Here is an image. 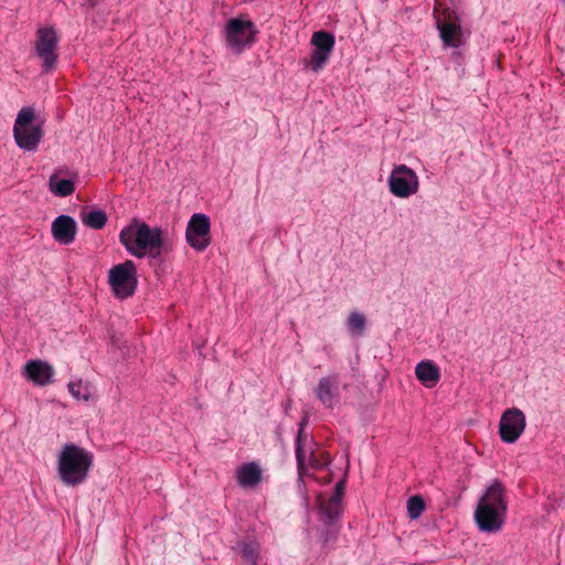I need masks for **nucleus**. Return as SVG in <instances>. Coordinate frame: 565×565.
<instances>
[{
	"label": "nucleus",
	"instance_id": "obj_16",
	"mask_svg": "<svg viewBox=\"0 0 565 565\" xmlns=\"http://www.w3.org/2000/svg\"><path fill=\"white\" fill-rule=\"evenodd\" d=\"M338 393L339 381L337 376H326L320 379L316 388V395L321 403L328 407H333L338 401Z\"/></svg>",
	"mask_w": 565,
	"mask_h": 565
},
{
	"label": "nucleus",
	"instance_id": "obj_18",
	"mask_svg": "<svg viewBox=\"0 0 565 565\" xmlns=\"http://www.w3.org/2000/svg\"><path fill=\"white\" fill-rule=\"evenodd\" d=\"M269 476L256 461L249 462V492L262 489L268 482Z\"/></svg>",
	"mask_w": 565,
	"mask_h": 565
},
{
	"label": "nucleus",
	"instance_id": "obj_14",
	"mask_svg": "<svg viewBox=\"0 0 565 565\" xmlns=\"http://www.w3.org/2000/svg\"><path fill=\"white\" fill-rule=\"evenodd\" d=\"M24 375L28 380L34 382L35 384L44 386L51 383V380L54 375V370L49 363L34 360L25 364Z\"/></svg>",
	"mask_w": 565,
	"mask_h": 565
},
{
	"label": "nucleus",
	"instance_id": "obj_11",
	"mask_svg": "<svg viewBox=\"0 0 565 565\" xmlns=\"http://www.w3.org/2000/svg\"><path fill=\"white\" fill-rule=\"evenodd\" d=\"M436 26L444 46L459 47L462 44V29L459 18L455 12L444 10L436 18Z\"/></svg>",
	"mask_w": 565,
	"mask_h": 565
},
{
	"label": "nucleus",
	"instance_id": "obj_6",
	"mask_svg": "<svg viewBox=\"0 0 565 565\" xmlns=\"http://www.w3.org/2000/svg\"><path fill=\"white\" fill-rule=\"evenodd\" d=\"M60 38L53 26H41L36 30L34 40L35 56L41 60L42 71L51 73L58 60Z\"/></svg>",
	"mask_w": 565,
	"mask_h": 565
},
{
	"label": "nucleus",
	"instance_id": "obj_15",
	"mask_svg": "<svg viewBox=\"0 0 565 565\" xmlns=\"http://www.w3.org/2000/svg\"><path fill=\"white\" fill-rule=\"evenodd\" d=\"M344 491V481L335 484L333 494L326 500L321 494L318 497L319 509L322 514L332 520L341 513V500Z\"/></svg>",
	"mask_w": 565,
	"mask_h": 565
},
{
	"label": "nucleus",
	"instance_id": "obj_10",
	"mask_svg": "<svg viewBox=\"0 0 565 565\" xmlns=\"http://www.w3.org/2000/svg\"><path fill=\"white\" fill-rule=\"evenodd\" d=\"M211 221L203 213H195L188 222L185 238L188 244L198 252H203L211 243Z\"/></svg>",
	"mask_w": 565,
	"mask_h": 565
},
{
	"label": "nucleus",
	"instance_id": "obj_20",
	"mask_svg": "<svg viewBox=\"0 0 565 565\" xmlns=\"http://www.w3.org/2000/svg\"><path fill=\"white\" fill-rule=\"evenodd\" d=\"M81 218L86 226L94 230H100L107 223V215L102 210H93L88 212L83 211L81 213Z\"/></svg>",
	"mask_w": 565,
	"mask_h": 565
},
{
	"label": "nucleus",
	"instance_id": "obj_17",
	"mask_svg": "<svg viewBox=\"0 0 565 565\" xmlns=\"http://www.w3.org/2000/svg\"><path fill=\"white\" fill-rule=\"evenodd\" d=\"M417 380L427 388H433L440 380L439 367L430 360H424L415 366Z\"/></svg>",
	"mask_w": 565,
	"mask_h": 565
},
{
	"label": "nucleus",
	"instance_id": "obj_5",
	"mask_svg": "<svg viewBox=\"0 0 565 565\" xmlns=\"http://www.w3.org/2000/svg\"><path fill=\"white\" fill-rule=\"evenodd\" d=\"M419 188V177L414 169L404 163L393 166L387 177V189L394 198L408 199L416 195Z\"/></svg>",
	"mask_w": 565,
	"mask_h": 565
},
{
	"label": "nucleus",
	"instance_id": "obj_26",
	"mask_svg": "<svg viewBox=\"0 0 565 565\" xmlns=\"http://www.w3.org/2000/svg\"><path fill=\"white\" fill-rule=\"evenodd\" d=\"M241 554H242L243 558H247V544L246 543L241 544Z\"/></svg>",
	"mask_w": 565,
	"mask_h": 565
},
{
	"label": "nucleus",
	"instance_id": "obj_22",
	"mask_svg": "<svg viewBox=\"0 0 565 565\" xmlns=\"http://www.w3.org/2000/svg\"><path fill=\"white\" fill-rule=\"evenodd\" d=\"M425 510V502L419 495H413L407 501V514L415 520L420 516Z\"/></svg>",
	"mask_w": 565,
	"mask_h": 565
},
{
	"label": "nucleus",
	"instance_id": "obj_12",
	"mask_svg": "<svg viewBox=\"0 0 565 565\" xmlns=\"http://www.w3.org/2000/svg\"><path fill=\"white\" fill-rule=\"evenodd\" d=\"M223 33L231 52L241 54L247 44V20L242 17L228 20Z\"/></svg>",
	"mask_w": 565,
	"mask_h": 565
},
{
	"label": "nucleus",
	"instance_id": "obj_7",
	"mask_svg": "<svg viewBox=\"0 0 565 565\" xmlns=\"http://www.w3.org/2000/svg\"><path fill=\"white\" fill-rule=\"evenodd\" d=\"M311 53L306 67L313 73H319L328 64L335 45L333 34L327 31L313 32L310 39Z\"/></svg>",
	"mask_w": 565,
	"mask_h": 565
},
{
	"label": "nucleus",
	"instance_id": "obj_28",
	"mask_svg": "<svg viewBox=\"0 0 565 565\" xmlns=\"http://www.w3.org/2000/svg\"><path fill=\"white\" fill-rule=\"evenodd\" d=\"M248 28H249V30L252 29V23H250V22H249V24H248Z\"/></svg>",
	"mask_w": 565,
	"mask_h": 565
},
{
	"label": "nucleus",
	"instance_id": "obj_25",
	"mask_svg": "<svg viewBox=\"0 0 565 565\" xmlns=\"http://www.w3.org/2000/svg\"><path fill=\"white\" fill-rule=\"evenodd\" d=\"M237 481L243 488H247V463H243L237 470Z\"/></svg>",
	"mask_w": 565,
	"mask_h": 565
},
{
	"label": "nucleus",
	"instance_id": "obj_19",
	"mask_svg": "<svg viewBox=\"0 0 565 565\" xmlns=\"http://www.w3.org/2000/svg\"><path fill=\"white\" fill-rule=\"evenodd\" d=\"M49 186L52 193L65 198L74 193L75 185L72 180L58 179L56 174L51 175Z\"/></svg>",
	"mask_w": 565,
	"mask_h": 565
},
{
	"label": "nucleus",
	"instance_id": "obj_13",
	"mask_svg": "<svg viewBox=\"0 0 565 565\" xmlns=\"http://www.w3.org/2000/svg\"><path fill=\"white\" fill-rule=\"evenodd\" d=\"M51 231L54 239L57 243L70 245L75 241L77 224L71 216L60 215L53 221Z\"/></svg>",
	"mask_w": 565,
	"mask_h": 565
},
{
	"label": "nucleus",
	"instance_id": "obj_1",
	"mask_svg": "<svg viewBox=\"0 0 565 565\" xmlns=\"http://www.w3.org/2000/svg\"><path fill=\"white\" fill-rule=\"evenodd\" d=\"M508 508L504 484L497 479L491 480L480 494L473 512L478 530L489 534L501 532L507 523Z\"/></svg>",
	"mask_w": 565,
	"mask_h": 565
},
{
	"label": "nucleus",
	"instance_id": "obj_23",
	"mask_svg": "<svg viewBox=\"0 0 565 565\" xmlns=\"http://www.w3.org/2000/svg\"><path fill=\"white\" fill-rule=\"evenodd\" d=\"M82 388H83V385L81 382H78V383L71 382L68 384V391L75 398L87 401L88 395L86 393H82Z\"/></svg>",
	"mask_w": 565,
	"mask_h": 565
},
{
	"label": "nucleus",
	"instance_id": "obj_24",
	"mask_svg": "<svg viewBox=\"0 0 565 565\" xmlns=\"http://www.w3.org/2000/svg\"><path fill=\"white\" fill-rule=\"evenodd\" d=\"M296 456H297V461H298L299 473L302 475L303 469H305V452L300 445V438H298V441H297Z\"/></svg>",
	"mask_w": 565,
	"mask_h": 565
},
{
	"label": "nucleus",
	"instance_id": "obj_8",
	"mask_svg": "<svg viewBox=\"0 0 565 565\" xmlns=\"http://www.w3.org/2000/svg\"><path fill=\"white\" fill-rule=\"evenodd\" d=\"M136 266L132 260H126L109 270V285L116 297L128 298L137 287Z\"/></svg>",
	"mask_w": 565,
	"mask_h": 565
},
{
	"label": "nucleus",
	"instance_id": "obj_4",
	"mask_svg": "<svg viewBox=\"0 0 565 565\" xmlns=\"http://www.w3.org/2000/svg\"><path fill=\"white\" fill-rule=\"evenodd\" d=\"M35 111L32 107H22L14 121L13 137L17 145L26 151L35 150L42 139L40 125H33Z\"/></svg>",
	"mask_w": 565,
	"mask_h": 565
},
{
	"label": "nucleus",
	"instance_id": "obj_2",
	"mask_svg": "<svg viewBox=\"0 0 565 565\" xmlns=\"http://www.w3.org/2000/svg\"><path fill=\"white\" fill-rule=\"evenodd\" d=\"M120 243L129 254L142 258L147 254L157 258L163 249V232L160 227H150L146 223H138L137 220L120 231Z\"/></svg>",
	"mask_w": 565,
	"mask_h": 565
},
{
	"label": "nucleus",
	"instance_id": "obj_9",
	"mask_svg": "<svg viewBox=\"0 0 565 565\" xmlns=\"http://www.w3.org/2000/svg\"><path fill=\"white\" fill-rule=\"evenodd\" d=\"M526 427L525 414L516 407L507 408L499 422V436L505 444H514Z\"/></svg>",
	"mask_w": 565,
	"mask_h": 565
},
{
	"label": "nucleus",
	"instance_id": "obj_3",
	"mask_svg": "<svg viewBox=\"0 0 565 565\" xmlns=\"http://www.w3.org/2000/svg\"><path fill=\"white\" fill-rule=\"evenodd\" d=\"M93 465V455L74 444H66L58 456L57 472L67 487L83 483Z\"/></svg>",
	"mask_w": 565,
	"mask_h": 565
},
{
	"label": "nucleus",
	"instance_id": "obj_27",
	"mask_svg": "<svg viewBox=\"0 0 565 565\" xmlns=\"http://www.w3.org/2000/svg\"><path fill=\"white\" fill-rule=\"evenodd\" d=\"M86 4L89 8H94L97 4L96 0H86Z\"/></svg>",
	"mask_w": 565,
	"mask_h": 565
},
{
	"label": "nucleus",
	"instance_id": "obj_21",
	"mask_svg": "<svg viewBox=\"0 0 565 565\" xmlns=\"http://www.w3.org/2000/svg\"><path fill=\"white\" fill-rule=\"evenodd\" d=\"M366 327V318L361 312H351L347 319V328L349 332L354 337H361Z\"/></svg>",
	"mask_w": 565,
	"mask_h": 565
}]
</instances>
